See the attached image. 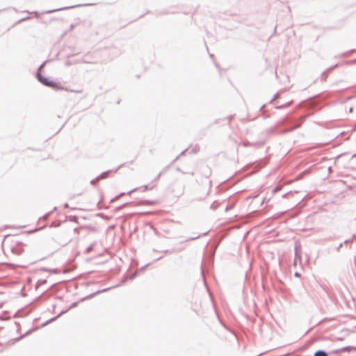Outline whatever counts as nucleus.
Masks as SVG:
<instances>
[{"instance_id": "obj_1", "label": "nucleus", "mask_w": 356, "mask_h": 356, "mask_svg": "<svg viewBox=\"0 0 356 356\" xmlns=\"http://www.w3.org/2000/svg\"><path fill=\"white\" fill-rule=\"evenodd\" d=\"M38 79L39 81L43 83L44 85L47 86H49V87H51V88H53L54 89H58V90H60V89H63L61 87H60L57 83L53 81H50L49 80L48 78L47 77H44V76H42V75L40 74H38Z\"/></svg>"}, {"instance_id": "obj_3", "label": "nucleus", "mask_w": 356, "mask_h": 356, "mask_svg": "<svg viewBox=\"0 0 356 356\" xmlns=\"http://www.w3.org/2000/svg\"><path fill=\"white\" fill-rule=\"evenodd\" d=\"M105 177H106V174H103V175H102L99 177V179H104V178H105ZM98 179H99V178H98V179H97L96 180H92V181H91V183H92V184H95L98 181Z\"/></svg>"}, {"instance_id": "obj_2", "label": "nucleus", "mask_w": 356, "mask_h": 356, "mask_svg": "<svg viewBox=\"0 0 356 356\" xmlns=\"http://www.w3.org/2000/svg\"><path fill=\"white\" fill-rule=\"evenodd\" d=\"M314 356H327V354L323 351H317Z\"/></svg>"}]
</instances>
